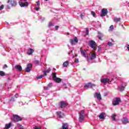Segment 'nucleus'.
Wrapping results in <instances>:
<instances>
[{"label":"nucleus","instance_id":"1","mask_svg":"<svg viewBox=\"0 0 129 129\" xmlns=\"http://www.w3.org/2000/svg\"><path fill=\"white\" fill-rule=\"evenodd\" d=\"M89 46L94 50V51H96L97 50V44L96 42L93 40H90L89 41Z\"/></svg>","mask_w":129,"mask_h":129},{"label":"nucleus","instance_id":"2","mask_svg":"<svg viewBox=\"0 0 129 129\" xmlns=\"http://www.w3.org/2000/svg\"><path fill=\"white\" fill-rule=\"evenodd\" d=\"M23 119L21 118V117L18 115L14 114L13 115V118H12V120L14 121V122H18V121H21Z\"/></svg>","mask_w":129,"mask_h":129},{"label":"nucleus","instance_id":"3","mask_svg":"<svg viewBox=\"0 0 129 129\" xmlns=\"http://www.w3.org/2000/svg\"><path fill=\"white\" fill-rule=\"evenodd\" d=\"M120 101H121V100H120L119 98H115V99H114L112 101L113 105H114V106H115V105H118Z\"/></svg>","mask_w":129,"mask_h":129},{"label":"nucleus","instance_id":"4","mask_svg":"<svg viewBox=\"0 0 129 129\" xmlns=\"http://www.w3.org/2000/svg\"><path fill=\"white\" fill-rule=\"evenodd\" d=\"M32 67H33V64H32V63L27 64V67L25 69V72H30V71H31V69H32Z\"/></svg>","mask_w":129,"mask_h":129},{"label":"nucleus","instance_id":"5","mask_svg":"<svg viewBox=\"0 0 129 129\" xmlns=\"http://www.w3.org/2000/svg\"><path fill=\"white\" fill-rule=\"evenodd\" d=\"M70 42L72 45H75V43H78V38L76 37H75L74 39H70Z\"/></svg>","mask_w":129,"mask_h":129},{"label":"nucleus","instance_id":"6","mask_svg":"<svg viewBox=\"0 0 129 129\" xmlns=\"http://www.w3.org/2000/svg\"><path fill=\"white\" fill-rule=\"evenodd\" d=\"M8 4H10L11 7H16L17 6V2L14 0H9Z\"/></svg>","mask_w":129,"mask_h":129},{"label":"nucleus","instance_id":"7","mask_svg":"<svg viewBox=\"0 0 129 129\" xmlns=\"http://www.w3.org/2000/svg\"><path fill=\"white\" fill-rule=\"evenodd\" d=\"M108 13V11H107V9H103L102 10V13L100 15L101 17H104L107 15V13Z\"/></svg>","mask_w":129,"mask_h":129},{"label":"nucleus","instance_id":"8","mask_svg":"<svg viewBox=\"0 0 129 129\" xmlns=\"http://www.w3.org/2000/svg\"><path fill=\"white\" fill-rule=\"evenodd\" d=\"M94 97L97 98V99L98 100H101V99H102V98L101 97V94H100V93L96 92Z\"/></svg>","mask_w":129,"mask_h":129},{"label":"nucleus","instance_id":"9","mask_svg":"<svg viewBox=\"0 0 129 129\" xmlns=\"http://www.w3.org/2000/svg\"><path fill=\"white\" fill-rule=\"evenodd\" d=\"M56 115L58 117H59V118H63L64 116V114L62 113V112L60 111L56 112Z\"/></svg>","mask_w":129,"mask_h":129},{"label":"nucleus","instance_id":"10","mask_svg":"<svg viewBox=\"0 0 129 129\" xmlns=\"http://www.w3.org/2000/svg\"><path fill=\"white\" fill-rule=\"evenodd\" d=\"M95 87V85L92 84L91 83H89L84 86L85 88H90L92 87Z\"/></svg>","mask_w":129,"mask_h":129},{"label":"nucleus","instance_id":"11","mask_svg":"<svg viewBox=\"0 0 129 129\" xmlns=\"http://www.w3.org/2000/svg\"><path fill=\"white\" fill-rule=\"evenodd\" d=\"M91 56L90 57V60H93V59H95L96 58V53H95V50L91 52Z\"/></svg>","mask_w":129,"mask_h":129},{"label":"nucleus","instance_id":"12","mask_svg":"<svg viewBox=\"0 0 129 129\" xmlns=\"http://www.w3.org/2000/svg\"><path fill=\"white\" fill-rule=\"evenodd\" d=\"M19 5L21 8H24L25 7H28L29 6V3H28V2H25L24 3L20 2L19 3Z\"/></svg>","mask_w":129,"mask_h":129},{"label":"nucleus","instance_id":"13","mask_svg":"<svg viewBox=\"0 0 129 129\" xmlns=\"http://www.w3.org/2000/svg\"><path fill=\"white\" fill-rule=\"evenodd\" d=\"M81 54L84 57H86V50H83L82 47H81L80 48Z\"/></svg>","mask_w":129,"mask_h":129},{"label":"nucleus","instance_id":"14","mask_svg":"<svg viewBox=\"0 0 129 129\" xmlns=\"http://www.w3.org/2000/svg\"><path fill=\"white\" fill-rule=\"evenodd\" d=\"M67 106V104L64 102V101H61L60 104V108H64V107H66Z\"/></svg>","mask_w":129,"mask_h":129},{"label":"nucleus","instance_id":"15","mask_svg":"<svg viewBox=\"0 0 129 129\" xmlns=\"http://www.w3.org/2000/svg\"><path fill=\"white\" fill-rule=\"evenodd\" d=\"M101 82H102V83H108L110 82V81L109 80V79L108 78H105L101 80Z\"/></svg>","mask_w":129,"mask_h":129},{"label":"nucleus","instance_id":"16","mask_svg":"<svg viewBox=\"0 0 129 129\" xmlns=\"http://www.w3.org/2000/svg\"><path fill=\"white\" fill-rule=\"evenodd\" d=\"M34 50L32 48H29L27 51L28 55H33V53H34Z\"/></svg>","mask_w":129,"mask_h":129},{"label":"nucleus","instance_id":"17","mask_svg":"<svg viewBox=\"0 0 129 129\" xmlns=\"http://www.w3.org/2000/svg\"><path fill=\"white\" fill-rule=\"evenodd\" d=\"M104 115H105V113L101 112L99 115V117L100 119H104V118H105V117H104Z\"/></svg>","mask_w":129,"mask_h":129},{"label":"nucleus","instance_id":"18","mask_svg":"<svg viewBox=\"0 0 129 129\" xmlns=\"http://www.w3.org/2000/svg\"><path fill=\"white\" fill-rule=\"evenodd\" d=\"M122 122L123 124H126V123H128V119L126 117H123V119L122 120Z\"/></svg>","mask_w":129,"mask_h":129},{"label":"nucleus","instance_id":"19","mask_svg":"<svg viewBox=\"0 0 129 129\" xmlns=\"http://www.w3.org/2000/svg\"><path fill=\"white\" fill-rule=\"evenodd\" d=\"M15 68H16L17 70H18V71H20V72L23 70V69L22 68V66H21L20 65L16 66L15 67Z\"/></svg>","mask_w":129,"mask_h":129},{"label":"nucleus","instance_id":"20","mask_svg":"<svg viewBox=\"0 0 129 129\" xmlns=\"http://www.w3.org/2000/svg\"><path fill=\"white\" fill-rule=\"evenodd\" d=\"M51 71V69L49 68L47 70H46L43 72V74L45 76H47V74L50 73V72Z\"/></svg>","mask_w":129,"mask_h":129},{"label":"nucleus","instance_id":"21","mask_svg":"<svg viewBox=\"0 0 129 129\" xmlns=\"http://www.w3.org/2000/svg\"><path fill=\"white\" fill-rule=\"evenodd\" d=\"M125 86H126V83L122 85L121 87L119 88L120 91H123V90H124Z\"/></svg>","mask_w":129,"mask_h":129},{"label":"nucleus","instance_id":"22","mask_svg":"<svg viewBox=\"0 0 129 129\" xmlns=\"http://www.w3.org/2000/svg\"><path fill=\"white\" fill-rule=\"evenodd\" d=\"M53 81L56 82V83H60V82L62 81V79H61L60 78H56L55 79L53 80Z\"/></svg>","mask_w":129,"mask_h":129},{"label":"nucleus","instance_id":"23","mask_svg":"<svg viewBox=\"0 0 129 129\" xmlns=\"http://www.w3.org/2000/svg\"><path fill=\"white\" fill-rule=\"evenodd\" d=\"M69 65V61H64L62 64L63 67H65V68L67 67V66H68Z\"/></svg>","mask_w":129,"mask_h":129},{"label":"nucleus","instance_id":"24","mask_svg":"<svg viewBox=\"0 0 129 129\" xmlns=\"http://www.w3.org/2000/svg\"><path fill=\"white\" fill-rule=\"evenodd\" d=\"M98 38L99 40H102V38L103 37V35L100 32H98Z\"/></svg>","mask_w":129,"mask_h":129},{"label":"nucleus","instance_id":"25","mask_svg":"<svg viewBox=\"0 0 129 129\" xmlns=\"http://www.w3.org/2000/svg\"><path fill=\"white\" fill-rule=\"evenodd\" d=\"M11 126H12V122H10L9 124H6L5 129H9Z\"/></svg>","mask_w":129,"mask_h":129},{"label":"nucleus","instance_id":"26","mask_svg":"<svg viewBox=\"0 0 129 129\" xmlns=\"http://www.w3.org/2000/svg\"><path fill=\"white\" fill-rule=\"evenodd\" d=\"M57 78L56 74V73H52V80H54Z\"/></svg>","mask_w":129,"mask_h":129},{"label":"nucleus","instance_id":"27","mask_svg":"<svg viewBox=\"0 0 129 129\" xmlns=\"http://www.w3.org/2000/svg\"><path fill=\"white\" fill-rule=\"evenodd\" d=\"M79 121L81 122V121H83V120H84V115H80V117H79Z\"/></svg>","mask_w":129,"mask_h":129},{"label":"nucleus","instance_id":"28","mask_svg":"<svg viewBox=\"0 0 129 129\" xmlns=\"http://www.w3.org/2000/svg\"><path fill=\"white\" fill-rule=\"evenodd\" d=\"M120 20H121L120 18H115L114 19V22H115V23H118V22H119Z\"/></svg>","mask_w":129,"mask_h":129},{"label":"nucleus","instance_id":"29","mask_svg":"<svg viewBox=\"0 0 129 129\" xmlns=\"http://www.w3.org/2000/svg\"><path fill=\"white\" fill-rule=\"evenodd\" d=\"M6 75V74L5 73V72L0 71V76H5Z\"/></svg>","mask_w":129,"mask_h":129},{"label":"nucleus","instance_id":"30","mask_svg":"<svg viewBox=\"0 0 129 129\" xmlns=\"http://www.w3.org/2000/svg\"><path fill=\"white\" fill-rule=\"evenodd\" d=\"M89 34V30H88V28H86V36Z\"/></svg>","mask_w":129,"mask_h":129},{"label":"nucleus","instance_id":"31","mask_svg":"<svg viewBox=\"0 0 129 129\" xmlns=\"http://www.w3.org/2000/svg\"><path fill=\"white\" fill-rule=\"evenodd\" d=\"M108 46H109V47H111L112 46H113V44L111 43V42L110 41H109L108 42V44H107Z\"/></svg>","mask_w":129,"mask_h":129},{"label":"nucleus","instance_id":"32","mask_svg":"<svg viewBox=\"0 0 129 129\" xmlns=\"http://www.w3.org/2000/svg\"><path fill=\"white\" fill-rule=\"evenodd\" d=\"M43 76H45L44 75V74H43V75L37 76L36 78H37V79H41V78H43Z\"/></svg>","mask_w":129,"mask_h":129},{"label":"nucleus","instance_id":"33","mask_svg":"<svg viewBox=\"0 0 129 129\" xmlns=\"http://www.w3.org/2000/svg\"><path fill=\"white\" fill-rule=\"evenodd\" d=\"M116 116V114L112 115V120H116V119H115V117Z\"/></svg>","mask_w":129,"mask_h":129},{"label":"nucleus","instance_id":"34","mask_svg":"<svg viewBox=\"0 0 129 129\" xmlns=\"http://www.w3.org/2000/svg\"><path fill=\"white\" fill-rule=\"evenodd\" d=\"M84 110H81L80 112V115H84Z\"/></svg>","mask_w":129,"mask_h":129},{"label":"nucleus","instance_id":"35","mask_svg":"<svg viewBox=\"0 0 129 129\" xmlns=\"http://www.w3.org/2000/svg\"><path fill=\"white\" fill-rule=\"evenodd\" d=\"M113 25H111L109 27V31H112L113 30Z\"/></svg>","mask_w":129,"mask_h":129},{"label":"nucleus","instance_id":"36","mask_svg":"<svg viewBox=\"0 0 129 129\" xmlns=\"http://www.w3.org/2000/svg\"><path fill=\"white\" fill-rule=\"evenodd\" d=\"M52 86H53L52 83H49L48 84L47 87H48V88H50V87H52Z\"/></svg>","mask_w":129,"mask_h":129},{"label":"nucleus","instance_id":"37","mask_svg":"<svg viewBox=\"0 0 129 129\" xmlns=\"http://www.w3.org/2000/svg\"><path fill=\"white\" fill-rule=\"evenodd\" d=\"M91 15H93V16L95 18V16H96V14H95V13L94 12V11H92L91 12Z\"/></svg>","mask_w":129,"mask_h":129},{"label":"nucleus","instance_id":"38","mask_svg":"<svg viewBox=\"0 0 129 129\" xmlns=\"http://www.w3.org/2000/svg\"><path fill=\"white\" fill-rule=\"evenodd\" d=\"M4 5H2L0 6V11H2V10H3V9H4Z\"/></svg>","mask_w":129,"mask_h":129},{"label":"nucleus","instance_id":"39","mask_svg":"<svg viewBox=\"0 0 129 129\" xmlns=\"http://www.w3.org/2000/svg\"><path fill=\"white\" fill-rule=\"evenodd\" d=\"M6 68H8V65H7V64H5L3 67V69H6Z\"/></svg>","mask_w":129,"mask_h":129},{"label":"nucleus","instance_id":"40","mask_svg":"<svg viewBox=\"0 0 129 129\" xmlns=\"http://www.w3.org/2000/svg\"><path fill=\"white\" fill-rule=\"evenodd\" d=\"M36 4H37V6L38 7H39V6H40V1H38L37 2Z\"/></svg>","mask_w":129,"mask_h":129},{"label":"nucleus","instance_id":"41","mask_svg":"<svg viewBox=\"0 0 129 129\" xmlns=\"http://www.w3.org/2000/svg\"><path fill=\"white\" fill-rule=\"evenodd\" d=\"M34 128V129H42V127H37V126H35Z\"/></svg>","mask_w":129,"mask_h":129},{"label":"nucleus","instance_id":"42","mask_svg":"<svg viewBox=\"0 0 129 129\" xmlns=\"http://www.w3.org/2000/svg\"><path fill=\"white\" fill-rule=\"evenodd\" d=\"M80 17H81L82 20H83V17H84V15H83V14H81L80 15Z\"/></svg>","mask_w":129,"mask_h":129},{"label":"nucleus","instance_id":"43","mask_svg":"<svg viewBox=\"0 0 129 129\" xmlns=\"http://www.w3.org/2000/svg\"><path fill=\"white\" fill-rule=\"evenodd\" d=\"M75 63H79V60H78V59H76L75 60Z\"/></svg>","mask_w":129,"mask_h":129},{"label":"nucleus","instance_id":"44","mask_svg":"<svg viewBox=\"0 0 129 129\" xmlns=\"http://www.w3.org/2000/svg\"><path fill=\"white\" fill-rule=\"evenodd\" d=\"M34 62L36 64H39V63H40V61H39V60H35Z\"/></svg>","mask_w":129,"mask_h":129},{"label":"nucleus","instance_id":"45","mask_svg":"<svg viewBox=\"0 0 129 129\" xmlns=\"http://www.w3.org/2000/svg\"><path fill=\"white\" fill-rule=\"evenodd\" d=\"M10 101H15V98H12L10 100Z\"/></svg>","mask_w":129,"mask_h":129},{"label":"nucleus","instance_id":"46","mask_svg":"<svg viewBox=\"0 0 129 129\" xmlns=\"http://www.w3.org/2000/svg\"><path fill=\"white\" fill-rule=\"evenodd\" d=\"M51 26H53V23L52 22H50L49 24V26L51 27Z\"/></svg>","mask_w":129,"mask_h":129},{"label":"nucleus","instance_id":"47","mask_svg":"<svg viewBox=\"0 0 129 129\" xmlns=\"http://www.w3.org/2000/svg\"><path fill=\"white\" fill-rule=\"evenodd\" d=\"M39 10H40V8H39V7H36V8H35V10H36V11H39Z\"/></svg>","mask_w":129,"mask_h":129},{"label":"nucleus","instance_id":"48","mask_svg":"<svg viewBox=\"0 0 129 129\" xmlns=\"http://www.w3.org/2000/svg\"><path fill=\"white\" fill-rule=\"evenodd\" d=\"M58 29H59V26H55V30H58Z\"/></svg>","mask_w":129,"mask_h":129},{"label":"nucleus","instance_id":"49","mask_svg":"<svg viewBox=\"0 0 129 129\" xmlns=\"http://www.w3.org/2000/svg\"><path fill=\"white\" fill-rule=\"evenodd\" d=\"M126 48L128 49V50L129 51V44L126 45Z\"/></svg>","mask_w":129,"mask_h":129},{"label":"nucleus","instance_id":"50","mask_svg":"<svg viewBox=\"0 0 129 129\" xmlns=\"http://www.w3.org/2000/svg\"><path fill=\"white\" fill-rule=\"evenodd\" d=\"M15 97H16V98H18V94H16V95H15Z\"/></svg>","mask_w":129,"mask_h":129},{"label":"nucleus","instance_id":"51","mask_svg":"<svg viewBox=\"0 0 129 129\" xmlns=\"http://www.w3.org/2000/svg\"><path fill=\"white\" fill-rule=\"evenodd\" d=\"M72 52H73V51H72H72H71V52H69L68 54H69V55H70V54H71V53H72Z\"/></svg>","mask_w":129,"mask_h":129},{"label":"nucleus","instance_id":"52","mask_svg":"<svg viewBox=\"0 0 129 129\" xmlns=\"http://www.w3.org/2000/svg\"><path fill=\"white\" fill-rule=\"evenodd\" d=\"M111 41L112 42H114V41L113 39H111Z\"/></svg>","mask_w":129,"mask_h":129},{"label":"nucleus","instance_id":"53","mask_svg":"<svg viewBox=\"0 0 129 129\" xmlns=\"http://www.w3.org/2000/svg\"><path fill=\"white\" fill-rule=\"evenodd\" d=\"M98 51H100V47H99V48H98Z\"/></svg>","mask_w":129,"mask_h":129},{"label":"nucleus","instance_id":"54","mask_svg":"<svg viewBox=\"0 0 129 129\" xmlns=\"http://www.w3.org/2000/svg\"><path fill=\"white\" fill-rule=\"evenodd\" d=\"M7 9H8L9 10H10V9H11V8H10L9 6L7 7Z\"/></svg>","mask_w":129,"mask_h":129},{"label":"nucleus","instance_id":"55","mask_svg":"<svg viewBox=\"0 0 129 129\" xmlns=\"http://www.w3.org/2000/svg\"><path fill=\"white\" fill-rule=\"evenodd\" d=\"M67 35H70V34H69V33H67Z\"/></svg>","mask_w":129,"mask_h":129},{"label":"nucleus","instance_id":"56","mask_svg":"<svg viewBox=\"0 0 129 129\" xmlns=\"http://www.w3.org/2000/svg\"><path fill=\"white\" fill-rule=\"evenodd\" d=\"M45 2H48V0H44Z\"/></svg>","mask_w":129,"mask_h":129},{"label":"nucleus","instance_id":"57","mask_svg":"<svg viewBox=\"0 0 129 129\" xmlns=\"http://www.w3.org/2000/svg\"><path fill=\"white\" fill-rule=\"evenodd\" d=\"M76 57H77V54H75Z\"/></svg>","mask_w":129,"mask_h":129}]
</instances>
